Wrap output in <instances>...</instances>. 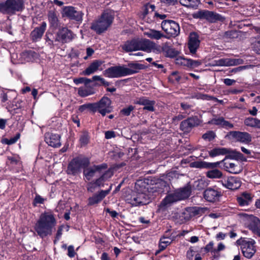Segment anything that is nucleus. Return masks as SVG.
<instances>
[{"mask_svg": "<svg viewBox=\"0 0 260 260\" xmlns=\"http://www.w3.org/2000/svg\"><path fill=\"white\" fill-rule=\"evenodd\" d=\"M229 135L233 141L244 144H249L252 141L251 135L245 132L231 131Z\"/></svg>", "mask_w": 260, "mask_h": 260, "instance_id": "2eb2a0df", "label": "nucleus"}, {"mask_svg": "<svg viewBox=\"0 0 260 260\" xmlns=\"http://www.w3.org/2000/svg\"><path fill=\"white\" fill-rule=\"evenodd\" d=\"M122 49L125 52L142 50L147 52H151L156 48L154 43L146 39H133L127 40L121 45Z\"/></svg>", "mask_w": 260, "mask_h": 260, "instance_id": "7ed1b4c3", "label": "nucleus"}, {"mask_svg": "<svg viewBox=\"0 0 260 260\" xmlns=\"http://www.w3.org/2000/svg\"><path fill=\"white\" fill-rule=\"evenodd\" d=\"M225 248V246L222 243H220L218 245V247L217 249H214V253H216L220 251L223 250Z\"/></svg>", "mask_w": 260, "mask_h": 260, "instance_id": "0e129e2a", "label": "nucleus"}, {"mask_svg": "<svg viewBox=\"0 0 260 260\" xmlns=\"http://www.w3.org/2000/svg\"><path fill=\"white\" fill-rule=\"evenodd\" d=\"M0 99L1 100L2 102L5 103L8 101V96L7 93L5 92H2L0 95Z\"/></svg>", "mask_w": 260, "mask_h": 260, "instance_id": "338daca9", "label": "nucleus"}, {"mask_svg": "<svg viewBox=\"0 0 260 260\" xmlns=\"http://www.w3.org/2000/svg\"><path fill=\"white\" fill-rule=\"evenodd\" d=\"M161 25L162 29L172 37H176L180 34L179 25L174 20H165Z\"/></svg>", "mask_w": 260, "mask_h": 260, "instance_id": "ddd939ff", "label": "nucleus"}, {"mask_svg": "<svg viewBox=\"0 0 260 260\" xmlns=\"http://www.w3.org/2000/svg\"><path fill=\"white\" fill-rule=\"evenodd\" d=\"M253 48L256 53L260 54V33L257 40L253 44Z\"/></svg>", "mask_w": 260, "mask_h": 260, "instance_id": "864d4df0", "label": "nucleus"}, {"mask_svg": "<svg viewBox=\"0 0 260 260\" xmlns=\"http://www.w3.org/2000/svg\"><path fill=\"white\" fill-rule=\"evenodd\" d=\"M135 109V107L132 105H129L128 107L122 109L120 111V113L124 116L130 115L131 112Z\"/></svg>", "mask_w": 260, "mask_h": 260, "instance_id": "8fccbe9b", "label": "nucleus"}, {"mask_svg": "<svg viewBox=\"0 0 260 260\" xmlns=\"http://www.w3.org/2000/svg\"><path fill=\"white\" fill-rule=\"evenodd\" d=\"M46 23L43 22L41 25L36 27L30 33V36L33 42H37L40 40L44 34L46 28Z\"/></svg>", "mask_w": 260, "mask_h": 260, "instance_id": "bb28decb", "label": "nucleus"}, {"mask_svg": "<svg viewBox=\"0 0 260 260\" xmlns=\"http://www.w3.org/2000/svg\"><path fill=\"white\" fill-rule=\"evenodd\" d=\"M24 8V0H6L0 3V12L4 14L13 15Z\"/></svg>", "mask_w": 260, "mask_h": 260, "instance_id": "6e6552de", "label": "nucleus"}, {"mask_svg": "<svg viewBox=\"0 0 260 260\" xmlns=\"http://www.w3.org/2000/svg\"><path fill=\"white\" fill-rule=\"evenodd\" d=\"M63 15L71 20L81 22L84 13L82 11H77L74 7L66 6L62 9Z\"/></svg>", "mask_w": 260, "mask_h": 260, "instance_id": "dca6fc26", "label": "nucleus"}, {"mask_svg": "<svg viewBox=\"0 0 260 260\" xmlns=\"http://www.w3.org/2000/svg\"><path fill=\"white\" fill-rule=\"evenodd\" d=\"M249 66H239L237 68L233 69L230 71V73L231 75L236 74L237 72H241L244 70H246L248 68Z\"/></svg>", "mask_w": 260, "mask_h": 260, "instance_id": "13d9d810", "label": "nucleus"}, {"mask_svg": "<svg viewBox=\"0 0 260 260\" xmlns=\"http://www.w3.org/2000/svg\"><path fill=\"white\" fill-rule=\"evenodd\" d=\"M36 55V53L34 51L28 50L23 52L22 54V56L27 61H29L31 59H33Z\"/></svg>", "mask_w": 260, "mask_h": 260, "instance_id": "c03bdc74", "label": "nucleus"}, {"mask_svg": "<svg viewBox=\"0 0 260 260\" xmlns=\"http://www.w3.org/2000/svg\"><path fill=\"white\" fill-rule=\"evenodd\" d=\"M181 5L186 7L195 8L200 4L199 0H179Z\"/></svg>", "mask_w": 260, "mask_h": 260, "instance_id": "ea45409f", "label": "nucleus"}, {"mask_svg": "<svg viewBox=\"0 0 260 260\" xmlns=\"http://www.w3.org/2000/svg\"><path fill=\"white\" fill-rule=\"evenodd\" d=\"M230 153L229 149L225 148H215L209 151V154L211 157H215L220 155H224Z\"/></svg>", "mask_w": 260, "mask_h": 260, "instance_id": "c9c22d12", "label": "nucleus"}, {"mask_svg": "<svg viewBox=\"0 0 260 260\" xmlns=\"http://www.w3.org/2000/svg\"><path fill=\"white\" fill-rule=\"evenodd\" d=\"M176 65H200L202 63L200 61L193 60L192 59L185 58L184 57L179 56L175 60Z\"/></svg>", "mask_w": 260, "mask_h": 260, "instance_id": "473e14b6", "label": "nucleus"}, {"mask_svg": "<svg viewBox=\"0 0 260 260\" xmlns=\"http://www.w3.org/2000/svg\"><path fill=\"white\" fill-rule=\"evenodd\" d=\"M171 242V239L166 237H163L160 239L159 249L160 250H164L167 246Z\"/></svg>", "mask_w": 260, "mask_h": 260, "instance_id": "37998d69", "label": "nucleus"}, {"mask_svg": "<svg viewBox=\"0 0 260 260\" xmlns=\"http://www.w3.org/2000/svg\"><path fill=\"white\" fill-rule=\"evenodd\" d=\"M99 70V66H88V67L82 71L81 73L82 75L89 76Z\"/></svg>", "mask_w": 260, "mask_h": 260, "instance_id": "a18cd8bd", "label": "nucleus"}, {"mask_svg": "<svg viewBox=\"0 0 260 260\" xmlns=\"http://www.w3.org/2000/svg\"><path fill=\"white\" fill-rule=\"evenodd\" d=\"M196 98L198 99H202V100H207V101H209V100H216V98H214V97H213V96H211L210 95H208L207 94H198L196 96Z\"/></svg>", "mask_w": 260, "mask_h": 260, "instance_id": "6e6d98bb", "label": "nucleus"}, {"mask_svg": "<svg viewBox=\"0 0 260 260\" xmlns=\"http://www.w3.org/2000/svg\"><path fill=\"white\" fill-rule=\"evenodd\" d=\"M113 20L114 16L111 13L104 12L99 19L92 22L90 28L97 34L100 35L108 29Z\"/></svg>", "mask_w": 260, "mask_h": 260, "instance_id": "423d86ee", "label": "nucleus"}, {"mask_svg": "<svg viewBox=\"0 0 260 260\" xmlns=\"http://www.w3.org/2000/svg\"><path fill=\"white\" fill-rule=\"evenodd\" d=\"M45 200V199L42 198L41 196L36 194L34 200L33 204L34 206H36L39 204H43Z\"/></svg>", "mask_w": 260, "mask_h": 260, "instance_id": "4d7b16f0", "label": "nucleus"}, {"mask_svg": "<svg viewBox=\"0 0 260 260\" xmlns=\"http://www.w3.org/2000/svg\"><path fill=\"white\" fill-rule=\"evenodd\" d=\"M199 251L196 247H190L186 252V257L188 260H192L194 255Z\"/></svg>", "mask_w": 260, "mask_h": 260, "instance_id": "49530a36", "label": "nucleus"}, {"mask_svg": "<svg viewBox=\"0 0 260 260\" xmlns=\"http://www.w3.org/2000/svg\"><path fill=\"white\" fill-rule=\"evenodd\" d=\"M108 166L106 164H102L99 165H94L91 167L84 169L83 175L86 179L89 181L93 177L96 172L101 173L103 170H106Z\"/></svg>", "mask_w": 260, "mask_h": 260, "instance_id": "6ab92c4d", "label": "nucleus"}, {"mask_svg": "<svg viewBox=\"0 0 260 260\" xmlns=\"http://www.w3.org/2000/svg\"><path fill=\"white\" fill-rule=\"evenodd\" d=\"M220 164L222 165L223 169L230 173L236 174L242 171V167L238 161H233L229 159H224L222 161L215 162L197 161L194 162V167L197 168H215Z\"/></svg>", "mask_w": 260, "mask_h": 260, "instance_id": "f03ea898", "label": "nucleus"}, {"mask_svg": "<svg viewBox=\"0 0 260 260\" xmlns=\"http://www.w3.org/2000/svg\"><path fill=\"white\" fill-rule=\"evenodd\" d=\"M209 124H214L225 128H232L234 125L225 120L222 117H215L208 122Z\"/></svg>", "mask_w": 260, "mask_h": 260, "instance_id": "cd10ccee", "label": "nucleus"}, {"mask_svg": "<svg viewBox=\"0 0 260 260\" xmlns=\"http://www.w3.org/2000/svg\"><path fill=\"white\" fill-rule=\"evenodd\" d=\"M78 92L79 95L82 97L87 96L88 95L92 94L94 93L92 88L86 85L79 88Z\"/></svg>", "mask_w": 260, "mask_h": 260, "instance_id": "4c0bfd02", "label": "nucleus"}, {"mask_svg": "<svg viewBox=\"0 0 260 260\" xmlns=\"http://www.w3.org/2000/svg\"><path fill=\"white\" fill-rule=\"evenodd\" d=\"M221 196L222 193L220 189L216 186L208 187L204 190L203 193V197L205 200L211 203L218 201Z\"/></svg>", "mask_w": 260, "mask_h": 260, "instance_id": "4468645a", "label": "nucleus"}, {"mask_svg": "<svg viewBox=\"0 0 260 260\" xmlns=\"http://www.w3.org/2000/svg\"><path fill=\"white\" fill-rule=\"evenodd\" d=\"M111 102L110 99L104 96L99 102L93 103V112L98 111L102 116H104L107 113L111 112Z\"/></svg>", "mask_w": 260, "mask_h": 260, "instance_id": "f8f14e48", "label": "nucleus"}, {"mask_svg": "<svg viewBox=\"0 0 260 260\" xmlns=\"http://www.w3.org/2000/svg\"><path fill=\"white\" fill-rule=\"evenodd\" d=\"M146 182L143 180H138L135 183V190L128 195L125 199L127 203L132 206H137L147 203L146 192L148 188L146 187Z\"/></svg>", "mask_w": 260, "mask_h": 260, "instance_id": "20e7f679", "label": "nucleus"}, {"mask_svg": "<svg viewBox=\"0 0 260 260\" xmlns=\"http://www.w3.org/2000/svg\"><path fill=\"white\" fill-rule=\"evenodd\" d=\"M49 22L51 27L57 28L59 25L58 15L53 11H49L48 13Z\"/></svg>", "mask_w": 260, "mask_h": 260, "instance_id": "72a5a7b5", "label": "nucleus"}, {"mask_svg": "<svg viewBox=\"0 0 260 260\" xmlns=\"http://www.w3.org/2000/svg\"><path fill=\"white\" fill-rule=\"evenodd\" d=\"M214 243L213 242H210L204 248V250L206 252H211L214 253L213 248Z\"/></svg>", "mask_w": 260, "mask_h": 260, "instance_id": "052dcab7", "label": "nucleus"}, {"mask_svg": "<svg viewBox=\"0 0 260 260\" xmlns=\"http://www.w3.org/2000/svg\"><path fill=\"white\" fill-rule=\"evenodd\" d=\"M237 243L241 246L243 255L247 258H251L256 252L254 244L255 242L252 239L243 238L238 239Z\"/></svg>", "mask_w": 260, "mask_h": 260, "instance_id": "9d476101", "label": "nucleus"}, {"mask_svg": "<svg viewBox=\"0 0 260 260\" xmlns=\"http://www.w3.org/2000/svg\"><path fill=\"white\" fill-rule=\"evenodd\" d=\"M162 50L166 56L171 58L176 57L179 53V51L173 48L168 42L162 44Z\"/></svg>", "mask_w": 260, "mask_h": 260, "instance_id": "7c9ffc66", "label": "nucleus"}, {"mask_svg": "<svg viewBox=\"0 0 260 260\" xmlns=\"http://www.w3.org/2000/svg\"><path fill=\"white\" fill-rule=\"evenodd\" d=\"M135 104L143 106V110L150 112H153L155 110L154 105L155 102L153 100H150L148 98L142 96L137 98L134 102Z\"/></svg>", "mask_w": 260, "mask_h": 260, "instance_id": "412c9836", "label": "nucleus"}, {"mask_svg": "<svg viewBox=\"0 0 260 260\" xmlns=\"http://www.w3.org/2000/svg\"><path fill=\"white\" fill-rule=\"evenodd\" d=\"M215 134L212 131H209L202 136V138L205 140L210 141L215 137Z\"/></svg>", "mask_w": 260, "mask_h": 260, "instance_id": "09e8293b", "label": "nucleus"}, {"mask_svg": "<svg viewBox=\"0 0 260 260\" xmlns=\"http://www.w3.org/2000/svg\"><path fill=\"white\" fill-rule=\"evenodd\" d=\"M191 193L190 187L186 186L167 195L161 201L160 206H170L174 203L188 198Z\"/></svg>", "mask_w": 260, "mask_h": 260, "instance_id": "0eeeda50", "label": "nucleus"}, {"mask_svg": "<svg viewBox=\"0 0 260 260\" xmlns=\"http://www.w3.org/2000/svg\"><path fill=\"white\" fill-rule=\"evenodd\" d=\"M86 109H90L93 112V105L92 104H84L80 106L79 108V110L81 112H84Z\"/></svg>", "mask_w": 260, "mask_h": 260, "instance_id": "603ef678", "label": "nucleus"}, {"mask_svg": "<svg viewBox=\"0 0 260 260\" xmlns=\"http://www.w3.org/2000/svg\"><path fill=\"white\" fill-rule=\"evenodd\" d=\"M201 122V120L197 116L190 117L181 122L180 128L184 133H188L193 127L198 126Z\"/></svg>", "mask_w": 260, "mask_h": 260, "instance_id": "f3484780", "label": "nucleus"}, {"mask_svg": "<svg viewBox=\"0 0 260 260\" xmlns=\"http://www.w3.org/2000/svg\"><path fill=\"white\" fill-rule=\"evenodd\" d=\"M113 176V172L111 170L106 171L99 178L93 180L96 185L99 187H103L104 183L109 180Z\"/></svg>", "mask_w": 260, "mask_h": 260, "instance_id": "2f4dec72", "label": "nucleus"}, {"mask_svg": "<svg viewBox=\"0 0 260 260\" xmlns=\"http://www.w3.org/2000/svg\"><path fill=\"white\" fill-rule=\"evenodd\" d=\"M226 188L235 190L238 189L241 185L240 179L236 177H230L219 181Z\"/></svg>", "mask_w": 260, "mask_h": 260, "instance_id": "aec40b11", "label": "nucleus"}, {"mask_svg": "<svg viewBox=\"0 0 260 260\" xmlns=\"http://www.w3.org/2000/svg\"><path fill=\"white\" fill-rule=\"evenodd\" d=\"M73 38L72 31L67 27L60 28L56 33L55 42H59L62 44L68 43Z\"/></svg>", "mask_w": 260, "mask_h": 260, "instance_id": "a211bd4d", "label": "nucleus"}, {"mask_svg": "<svg viewBox=\"0 0 260 260\" xmlns=\"http://www.w3.org/2000/svg\"><path fill=\"white\" fill-rule=\"evenodd\" d=\"M20 134L17 133L14 137L10 139L5 138L3 139L2 143L7 145H12L15 143L17 140L20 138Z\"/></svg>", "mask_w": 260, "mask_h": 260, "instance_id": "79ce46f5", "label": "nucleus"}, {"mask_svg": "<svg viewBox=\"0 0 260 260\" xmlns=\"http://www.w3.org/2000/svg\"><path fill=\"white\" fill-rule=\"evenodd\" d=\"M211 170L206 172L205 174L207 177L210 179H220L222 178L223 174L216 168H211Z\"/></svg>", "mask_w": 260, "mask_h": 260, "instance_id": "f704fd0d", "label": "nucleus"}, {"mask_svg": "<svg viewBox=\"0 0 260 260\" xmlns=\"http://www.w3.org/2000/svg\"><path fill=\"white\" fill-rule=\"evenodd\" d=\"M89 160L86 157H76L69 163L66 172L69 175L76 176L80 174L82 168H87Z\"/></svg>", "mask_w": 260, "mask_h": 260, "instance_id": "1a4fd4ad", "label": "nucleus"}, {"mask_svg": "<svg viewBox=\"0 0 260 260\" xmlns=\"http://www.w3.org/2000/svg\"><path fill=\"white\" fill-rule=\"evenodd\" d=\"M209 181L205 178L198 179L195 182V185L198 190H201L207 186Z\"/></svg>", "mask_w": 260, "mask_h": 260, "instance_id": "a19ab883", "label": "nucleus"}, {"mask_svg": "<svg viewBox=\"0 0 260 260\" xmlns=\"http://www.w3.org/2000/svg\"><path fill=\"white\" fill-rule=\"evenodd\" d=\"M238 36V32L235 30L228 31L224 34V37L226 38H236Z\"/></svg>", "mask_w": 260, "mask_h": 260, "instance_id": "5fc2aeb1", "label": "nucleus"}, {"mask_svg": "<svg viewBox=\"0 0 260 260\" xmlns=\"http://www.w3.org/2000/svg\"><path fill=\"white\" fill-rule=\"evenodd\" d=\"M194 18L205 19L210 23H215L218 21L223 22L225 18L220 14L208 10H200L194 13Z\"/></svg>", "mask_w": 260, "mask_h": 260, "instance_id": "9b49d317", "label": "nucleus"}, {"mask_svg": "<svg viewBox=\"0 0 260 260\" xmlns=\"http://www.w3.org/2000/svg\"><path fill=\"white\" fill-rule=\"evenodd\" d=\"M105 138L107 139H111L115 137V133L113 131H106L105 133Z\"/></svg>", "mask_w": 260, "mask_h": 260, "instance_id": "680f3d73", "label": "nucleus"}, {"mask_svg": "<svg viewBox=\"0 0 260 260\" xmlns=\"http://www.w3.org/2000/svg\"><path fill=\"white\" fill-rule=\"evenodd\" d=\"M200 40L199 35L194 32H191L189 36L188 47L190 52L192 54L196 52L197 50L199 47Z\"/></svg>", "mask_w": 260, "mask_h": 260, "instance_id": "5701e85b", "label": "nucleus"}, {"mask_svg": "<svg viewBox=\"0 0 260 260\" xmlns=\"http://www.w3.org/2000/svg\"><path fill=\"white\" fill-rule=\"evenodd\" d=\"M145 35L148 38L154 40H159L162 37H165V35L160 31L155 29H150L149 31L145 32Z\"/></svg>", "mask_w": 260, "mask_h": 260, "instance_id": "e433bc0d", "label": "nucleus"}, {"mask_svg": "<svg viewBox=\"0 0 260 260\" xmlns=\"http://www.w3.org/2000/svg\"><path fill=\"white\" fill-rule=\"evenodd\" d=\"M244 122L247 126L260 128V120L257 118L248 117L244 120Z\"/></svg>", "mask_w": 260, "mask_h": 260, "instance_id": "58836bf2", "label": "nucleus"}, {"mask_svg": "<svg viewBox=\"0 0 260 260\" xmlns=\"http://www.w3.org/2000/svg\"><path fill=\"white\" fill-rule=\"evenodd\" d=\"M244 63V60L241 58H221L217 61L213 65H239Z\"/></svg>", "mask_w": 260, "mask_h": 260, "instance_id": "c85d7f7f", "label": "nucleus"}, {"mask_svg": "<svg viewBox=\"0 0 260 260\" xmlns=\"http://www.w3.org/2000/svg\"><path fill=\"white\" fill-rule=\"evenodd\" d=\"M97 187H99L96 185L95 183L93 181L89 182L87 185V190L90 192H93Z\"/></svg>", "mask_w": 260, "mask_h": 260, "instance_id": "3c124183", "label": "nucleus"}, {"mask_svg": "<svg viewBox=\"0 0 260 260\" xmlns=\"http://www.w3.org/2000/svg\"><path fill=\"white\" fill-rule=\"evenodd\" d=\"M56 224L54 216L47 212L42 214L35 225V230L42 238L51 235L53 228Z\"/></svg>", "mask_w": 260, "mask_h": 260, "instance_id": "f257e3e1", "label": "nucleus"}, {"mask_svg": "<svg viewBox=\"0 0 260 260\" xmlns=\"http://www.w3.org/2000/svg\"><path fill=\"white\" fill-rule=\"evenodd\" d=\"M86 80L85 78L84 77H80L78 78H76L74 79V82L78 85L81 83H83L84 81Z\"/></svg>", "mask_w": 260, "mask_h": 260, "instance_id": "69168bd1", "label": "nucleus"}, {"mask_svg": "<svg viewBox=\"0 0 260 260\" xmlns=\"http://www.w3.org/2000/svg\"><path fill=\"white\" fill-rule=\"evenodd\" d=\"M112 186H110L109 189L105 190H102L94 194L92 197L88 199V205L92 206L99 203L107 195L111 189Z\"/></svg>", "mask_w": 260, "mask_h": 260, "instance_id": "4be33fe9", "label": "nucleus"}, {"mask_svg": "<svg viewBox=\"0 0 260 260\" xmlns=\"http://www.w3.org/2000/svg\"><path fill=\"white\" fill-rule=\"evenodd\" d=\"M174 79L177 82H179L181 79V77L180 76L178 75V73L176 72H174L172 73L170 79Z\"/></svg>", "mask_w": 260, "mask_h": 260, "instance_id": "e2e57ef3", "label": "nucleus"}, {"mask_svg": "<svg viewBox=\"0 0 260 260\" xmlns=\"http://www.w3.org/2000/svg\"><path fill=\"white\" fill-rule=\"evenodd\" d=\"M203 209L199 207H191L186 208L182 213L183 217L185 220H189L192 217L200 215Z\"/></svg>", "mask_w": 260, "mask_h": 260, "instance_id": "a878e982", "label": "nucleus"}, {"mask_svg": "<svg viewBox=\"0 0 260 260\" xmlns=\"http://www.w3.org/2000/svg\"><path fill=\"white\" fill-rule=\"evenodd\" d=\"M89 137L88 133L86 132L83 133L80 137V142L82 146H85L89 142Z\"/></svg>", "mask_w": 260, "mask_h": 260, "instance_id": "de8ad7c7", "label": "nucleus"}, {"mask_svg": "<svg viewBox=\"0 0 260 260\" xmlns=\"http://www.w3.org/2000/svg\"><path fill=\"white\" fill-rule=\"evenodd\" d=\"M251 222L249 224V229L255 234L260 237V220L252 215H249Z\"/></svg>", "mask_w": 260, "mask_h": 260, "instance_id": "c756f323", "label": "nucleus"}, {"mask_svg": "<svg viewBox=\"0 0 260 260\" xmlns=\"http://www.w3.org/2000/svg\"><path fill=\"white\" fill-rule=\"evenodd\" d=\"M254 195L252 193L244 191L237 197V201L239 206H247L252 202Z\"/></svg>", "mask_w": 260, "mask_h": 260, "instance_id": "b1692460", "label": "nucleus"}, {"mask_svg": "<svg viewBox=\"0 0 260 260\" xmlns=\"http://www.w3.org/2000/svg\"><path fill=\"white\" fill-rule=\"evenodd\" d=\"M132 68L124 66H112L103 72L104 75L108 78H118L138 72L147 66H131Z\"/></svg>", "mask_w": 260, "mask_h": 260, "instance_id": "39448f33", "label": "nucleus"}, {"mask_svg": "<svg viewBox=\"0 0 260 260\" xmlns=\"http://www.w3.org/2000/svg\"><path fill=\"white\" fill-rule=\"evenodd\" d=\"M75 254L74 246L70 245L68 248V255L70 257L72 258L75 256Z\"/></svg>", "mask_w": 260, "mask_h": 260, "instance_id": "bf43d9fd", "label": "nucleus"}, {"mask_svg": "<svg viewBox=\"0 0 260 260\" xmlns=\"http://www.w3.org/2000/svg\"><path fill=\"white\" fill-rule=\"evenodd\" d=\"M224 83L228 86L232 85L235 82V80L230 79H224L223 81Z\"/></svg>", "mask_w": 260, "mask_h": 260, "instance_id": "774afa93", "label": "nucleus"}, {"mask_svg": "<svg viewBox=\"0 0 260 260\" xmlns=\"http://www.w3.org/2000/svg\"><path fill=\"white\" fill-rule=\"evenodd\" d=\"M60 136L59 135L50 133L45 134V141L48 145L53 147L60 146Z\"/></svg>", "mask_w": 260, "mask_h": 260, "instance_id": "393cba45", "label": "nucleus"}]
</instances>
